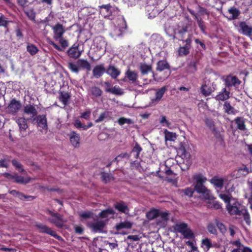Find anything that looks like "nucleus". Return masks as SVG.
Wrapping results in <instances>:
<instances>
[{"label":"nucleus","instance_id":"nucleus-1","mask_svg":"<svg viewBox=\"0 0 252 252\" xmlns=\"http://www.w3.org/2000/svg\"><path fill=\"white\" fill-rule=\"evenodd\" d=\"M193 179L195 181L194 190L199 193L202 194L205 199H210L212 197L210 191L204 186L206 178L201 174H197L194 176Z\"/></svg>","mask_w":252,"mask_h":252},{"label":"nucleus","instance_id":"nucleus-2","mask_svg":"<svg viewBox=\"0 0 252 252\" xmlns=\"http://www.w3.org/2000/svg\"><path fill=\"white\" fill-rule=\"evenodd\" d=\"M107 224V220L97 218L94 220V221H89L87 223V226L94 233H104L107 231L104 230Z\"/></svg>","mask_w":252,"mask_h":252},{"label":"nucleus","instance_id":"nucleus-3","mask_svg":"<svg viewBox=\"0 0 252 252\" xmlns=\"http://www.w3.org/2000/svg\"><path fill=\"white\" fill-rule=\"evenodd\" d=\"M178 154H179V158H181L183 160V164L185 165L184 169H183V167L182 168L183 170L189 169L192 163V160L190 154L187 152L183 143H181L180 145Z\"/></svg>","mask_w":252,"mask_h":252},{"label":"nucleus","instance_id":"nucleus-4","mask_svg":"<svg viewBox=\"0 0 252 252\" xmlns=\"http://www.w3.org/2000/svg\"><path fill=\"white\" fill-rule=\"evenodd\" d=\"M228 212L231 215H241V211L244 209V207L235 199L232 198L228 202L226 205Z\"/></svg>","mask_w":252,"mask_h":252},{"label":"nucleus","instance_id":"nucleus-5","mask_svg":"<svg viewBox=\"0 0 252 252\" xmlns=\"http://www.w3.org/2000/svg\"><path fill=\"white\" fill-rule=\"evenodd\" d=\"M223 80L224 82L225 87H227L233 86L235 88H238L241 83L238 77L231 75L226 76L225 78H223Z\"/></svg>","mask_w":252,"mask_h":252},{"label":"nucleus","instance_id":"nucleus-6","mask_svg":"<svg viewBox=\"0 0 252 252\" xmlns=\"http://www.w3.org/2000/svg\"><path fill=\"white\" fill-rule=\"evenodd\" d=\"M237 30L240 33L244 35L250 36L252 34V26L245 21L239 22Z\"/></svg>","mask_w":252,"mask_h":252},{"label":"nucleus","instance_id":"nucleus-7","mask_svg":"<svg viewBox=\"0 0 252 252\" xmlns=\"http://www.w3.org/2000/svg\"><path fill=\"white\" fill-rule=\"evenodd\" d=\"M83 52V48L79 44H74L67 51L68 55L72 58H79Z\"/></svg>","mask_w":252,"mask_h":252},{"label":"nucleus","instance_id":"nucleus-8","mask_svg":"<svg viewBox=\"0 0 252 252\" xmlns=\"http://www.w3.org/2000/svg\"><path fill=\"white\" fill-rule=\"evenodd\" d=\"M15 121L19 126V131L22 136L26 135V131L28 127L27 120L24 117L15 118Z\"/></svg>","mask_w":252,"mask_h":252},{"label":"nucleus","instance_id":"nucleus-9","mask_svg":"<svg viewBox=\"0 0 252 252\" xmlns=\"http://www.w3.org/2000/svg\"><path fill=\"white\" fill-rule=\"evenodd\" d=\"M21 108V104L20 101L16 100L15 99H12L9 104L7 108V111L10 114H15Z\"/></svg>","mask_w":252,"mask_h":252},{"label":"nucleus","instance_id":"nucleus-10","mask_svg":"<svg viewBox=\"0 0 252 252\" xmlns=\"http://www.w3.org/2000/svg\"><path fill=\"white\" fill-rule=\"evenodd\" d=\"M49 214L50 215V218L49 219V220L57 226L62 227L63 225V221L61 216L51 211L49 212Z\"/></svg>","mask_w":252,"mask_h":252},{"label":"nucleus","instance_id":"nucleus-11","mask_svg":"<svg viewBox=\"0 0 252 252\" xmlns=\"http://www.w3.org/2000/svg\"><path fill=\"white\" fill-rule=\"evenodd\" d=\"M114 207L121 213L128 214L129 209L127 203L123 201H120L114 205Z\"/></svg>","mask_w":252,"mask_h":252},{"label":"nucleus","instance_id":"nucleus-12","mask_svg":"<svg viewBox=\"0 0 252 252\" xmlns=\"http://www.w3.org/2000/svg\"><path fill=\"white\" fill-rule=\"evenodd\" d=\"M4 175L6 178L9 179H13L15 180L16 182L21 184H27L29 183L31 180V179L29 177L24 178L22 176L18 175L16 174L11 175L9 173H5Z\"/></svg>","mask_w":252,"mask_h":252},{"label":"nucleus","instance_id":"nucleus-13","mask_svg":"<svg viewBox=\"0 0 252 252\" xmlns=\"http://www.w3.org/2000/svg\"><path fill=\"white\" fill-rule=\"evenodd\" d=\"M68 136H69L70 142L72 146L75 148L79 147L80 138L79 134L72 131L68 134Z\"/></svg>","mask_w":252,"mask_h":252},{"label":"nucleus","instance_id":"nucleus-14","mask_svg":"<svg viewBox=\"0 0 252 252\" xmlns=\"http://www.w3.org/2000/svg\"><path fill=\"white\" fill-rule=\"evenodd\" d=\"M54 37L59 41L61 47H63V38L62 34L63 33V28L61 25H58L54 28Z\"/></svg>","mask_w":252,"mask_h":252},{"label":"nucleus","instance_id":"nucleus-15","mask_svg":"<svg viewBox=\"0 0 252 252\" xmlns=\"http://www.w3.org/2000/svg\"><path fill=\"white\" fill-rule=\"evenodd\" d=\"M106 72L103 64L96 65L93 70V76L95 78H98L102 76Z\"/></svg>","mask_w":252,"mask_h":252},{"label":"nucleus","instance_id":"nucleus-16","mask_svg":"<svg viewBox=\"0 0 252 252\" xmlns=\"http://www.w3.org/2000/svg\"><path fill=\"white\" fill-rule=\"evenodd\" d=\"M115 213V212L113 209L111 208L107 209L102 211L100 213H99L97 217H99V219L106 220L107 223L109 219L112 218L114 216Z\"/></svg>","mask_w":252,"mask_h":252},{"label":"nucleus","instance_id":"nucleus-17","mask_svg":"<svg viewBox=\"0 0 252 252\" xmlns=\"http://www.w3.org/2000/svg\"><path fill=\"white\" fill-rule=\"evenodd\" d=\"M106 72L113 79H116L121 73L120 70L113 65H109Z\"/></svg>","mask_w":252,"mask_h":252},{"label":"nucleus","instance_id":"nucleus-18","mask_svg":"<svg viewBox=\"0 0 252 252\" xmlns=\"http://www.w3.org/2000/svg\"><path fill=\"white\" fill-rule=\"evenodd\" d=\"M229 91H227L226 88H223L215 98L218 101H225L229 98Z\"/></svg>","mask_w":252,"mask_h":252},{"label":"nucleus","instance_id":"nucleus-19","mask_svg":"<svg viewBox=\"0 0 252 252\" xmlns=\"http://www.w3.org/2000/svg\"><path fill=\"white\" fill-rule=\"evenodd\" d=\"M24 112L26 114L30 116L32 118H33L36 116L37 114L34 106L31 104L27 105L24 107Z\"/></svg>","mask_w":252,"mask_h":252},{"label":"nucleus","instance_id":"nucleus-20","mask_svg":"<svg viewBox=\"0 0 252 252\" xmlns=\"http://www.w3.org/2000/svg\"><path fill=\"white\" fill-rule=\"evenodd\" d=\"M234 121L237 125V127L238 129L242 131H245L247 129L245 119L243 117H237L234 119Z\"/></svg>","mask_w":252,"mask_h":252},{"label":"nucleus","instance_id":"nucleus-21","mask_svg":"<svg viewBox=\"0 0 252 252\" xmlns=\"http://www.w3.org/2000/svg\"><path fill=\"white\" fill-rule=\"evenodd\" d=\"M126 74L131 83L135 85L138 84V81H137L138 75L135 72L128 70L126 71Z\"/></svg>","mask_w":252,"mask_h":252},{"label":"nucleus","instance_id":"nucleus-22","mask_svg":"<svg viewBox=\"0 0 252 252\" xmlns=\"http://www.w3.org/2000/svg\"><path fill=\"white\" fill-rule=\"evenodd\" d=\"M77 63L79 70L82 69H86L88 71L91 70V64L87 60L84 59H79L77 60Z\"/></svg>","mask_w":252,"mask_h":252},{"label":"nucleus","instance_id":"nucleus-23","mask_svg":"<svg viewBox=\"0 0 252 252\" xmlns=\"http://www.w3.org/2000/svg\"><path fill=\"white\" fill-rule=\"evenodd\" d=\"M139 69L143 75H145L148 74L149 72H152L153 73V77L154 80H155L154 73L152 71V67L151 65L147 64L145 63H141Z\"/></svg>","mask_w":252,"mask_h":252},{"label":"nucleus","instance_id":"nucleus-24","mask_svg":"<svg viewBox=\"0 0 252 252\" xmlns=\"http://www.w3.org/2000/svg\"><path fill=\"white\" fill-rule=\"evenodd\" d=\"M102 91L98 87L93 86L88 90V94L95 97H98L102 95Z\"/></svg>","mask_w":252,"mask_h":252},{"label":"nucleus","instance_id":"nucleus-25","mask_svg":"<svg viewBox=\"0 0 252 252\" xmlns=\"http://www.w3.org/2000/svg\"><path fill=\"white\" fill-rule=\"evenodd\" d=\"M36 120L38 126L43 129H47V120L45 115H39L36 117Z\"/></svg>","mask_w":252,"mask_h":252},{"label":"nucleus","instance_id":"nucleus-26","mask_svg":"<svg viewBox=\"0 0 252 252\" xmlns=\"http://www.w3.org/2000/svg\"><path fill=\"white\" fill-rule=\"evenodd\" d=\"M223 106L224 112L227 114L235 115L237 113V110L232 107L228 101H225Z\"/></svg>","mask_w":252,"mask_h":252},{"label":"nucleus","instance_id":"nucleus-27","mask_svg":"<svg viewBox=\"0 0 252 252\" xmlns=\"http://www.w3.org/2000/svg\"><path fill=\"white\" fill-rule=\"evenodd\" d=\"M157 70L162 71L165 69H170V65L165 60H160L157 63Z\"/></svg>","mask_w":252,"mask_h":252},{"label":"nucleus","instance_id":"nucleus-28","mask_svg":"<svg viewBox=\"0 0 252 252\" xmlns=\"http://www.w3.org/2000/svg\"><path fill=\"white\" fill-rule=\"evenodd\" d=\"M167 91V86H163L161 88L156 90L155 100L159 101L161 100L165 93Z\"/></svg>","mask_w":252,"mask_h":252},{"label":"nucleus","instance_id":"nucleus-29","mask_svg":"<svg viewBox=\"0 0 252 252\" xmlns=\"http://www.w3.org/2000/svg\"><path fill=\"white\" fill-rule=\"evenodd\" d=\"M214 91V90L211 87L206 84L202 85L200 88V92L205 96L210 95Z\"/></svg>","mask_w":252,"mask_h":252},{"label":"nucleus","instance_id":"nucleus-30","mask_svg":"<svg viewBox=\"0 0 252 252\" xmlns=\"http://www.w3.org/2000/svg\"><path fill=\"white\" fill-rule=\"evenodd\" d=\"M211 183L216 188L221 189L223 186L224 179L217 177H214L211 180Z\"/></svg>","mask_w":252,"mask_h":252},{"label":"nucleus","instance_id":"nucleus-31","mask_svg":"<svg viewBox=\"0 0 252 252\" xmlns=\"http://www.w3.org/2000/svg\"><path fill=\"white\" fill-rule=\"evenodd\" d=\"M37 226L41 232L46 233L54 237L57 236L56 232L48 227L47 226L41 224H38Z\"/></svg>","mask_w":252,"mask_h":252},{"label":"nucleus","instance_id":"nucleus-32","mask_svg":"<svg viewBox=\"0 0 252 252\" xmlns=\"http://www.w3.org/2000/svg\"><path fill=\"white\" fill-rule=\"evenodd\" d=\"M80 220L84 221L88 220L89 219L93 218L94 214L92 212L87 211L84 212H81L79 214Z\"/></svg>","mask_w":252,"mask_h":252},{"label":"nucleus","instance_id":"nucleus-33","mask_svg":"<svg viewBox=\"0 0 252 252\" xmlns=\"http://www.w3.org/2000/svg\"><path fill=\"white\" fill-rule=\"evenodd\" d=\"M159 213V210L153 209L147 213L146 217L149 220H152L158 218Z\"/></svg>","mask_w":252,"mask_h":252},{"label":"nucleus","instance_id":"nucleus-34","mask_svg":"<svg viewBox=\"0 0 252 252\" xmlns=\"http://www.w3.org/2000/svg\"><path fill=\"white\" fill-rule=\"evenodd\" d=\"M165 134V139L166 141H174L177 138V134L176 133L170 132L167 129L164 131Z\"/></svg>","mask_w":252,"mask_h":252},{"label":"nucleus","instance_id":"nucleus-35","mask_svg":"<svg viewBox=\"0 0 252 252\" xmlns=\"http://www.w3.org/2000/svg\"><path fill=\"white\" fill-rule=\"evenodd\" d=\"M106 91L115 95H122L124 92L119 87L115 86L113 88H106Z\"/></svg>","mask_w":252,"mask_h":252},{"label":"nucleus","instance_id":"nucleus-36","mask_svg":"<svg viewBox=\"0 0 252 252\" xmlns=\"http://www.w3.org/2000/svg\"><path fill=\"white\" fill-rule=\"evenodd\" d=\"M142 150L141 147L136 143L131 152V154H133L134 158L137 159L139 158V154Z\"/></svg>","mask_w":252,"mask_h":252},{"label":"nucleus","instance_id":"nucleus-37","mask_svg":"<svg viewBox=\"0 0 252 252\" xmlns=\"http://www.w3.org/2000/svg\"><path fill=\"white\" fill-rule=\"evenodd\" d=\"M27 50L31 55H35L39 51L37 47L32 44H28L27 46Z\"/></svg>","mask_w":252,"mask_h":252},{"label":"nucleus","instance_id":"nucleus-38","mask_svg":"<svg viewBox=\"0 0 252 252\" xmlns=\"http://www.w3.org/2000/svg\"><path fill=\"white\" fill-rule=\"evenodd\" d=\"M188 225L185 223H177L175 225V229L182 234L188 228Z\"/></svg>","mask_w":252,"mask_h":252},{"label":"nucleus","instance_id":"nucleus-39","mask_svg":"<svg viewBox=\"0 0 252 252\" xmlns=\"http://www.w3.org/2000/svg\"><path fill=\"white\" fill-rule=\"evenodd\" d=\"M131 226L132 223L128 221H125L118 224L116 225V228L117 230H119L122 228H130L131 227Z\"/></svg>","mask_w":252,"mask_h":252},{"label":"nucleus","instance_id":"nucleus-40","mask_svg":"<svg viewBox=\"0 0 252 252\" xmlns=\"http://www.w3.org/2000/svg\"><path fill=\"white\" fill-rule=\"evenodd\" d=\"M122 32L123 30L122 28L117 26H114L113 31L111 32V34L112 37H116L120 36L122 34Z\"/></svg>","mask_w":252,"mask_h":252},{"label":"nucleus","instance_id":"nucleus-41","mask_svg":"<svg viewBox=\"0 0 252 252\" xmlns=\"http://www.w3.org/2000/svg\"><path fill=\"white\" fill-rule=\"evenodd\" d=\"M101 178L103 181L105 183H107L111 181L114 180V177L108 173L103 172L101 174Z\"/></svg>","mask_w":252,"mask_h":252},{"label":"nucleus","instance_id":"nucleus-42","mask_svg":"<svg viewBox=\"0 0 252 252\" xmlns=\"http://www.w3.org/2000/svg\"><path fill=\"white\" fill-rule=\"evenodd\" d=\"M190 48L187 47L186 46L180 47L178 49V54L180 56H186L189 53Z\"/></svg>","mask_w":252,"mask_h":252},{"label":"nucleus","instance_id":"nucleus-43","mask_svg":"<svg viewBox=\"0 0 252 252\" xmlns=\"http://www.w3.org/2000/svg\"><path fill=\"white\" fill-rule=\"evenodd\" d=\"M241 215L243 216L244 220L248 225H250L251 221L250 220V215L248 213L246 209H244L241 211Z\"/></svg>","mask_w":252,"mask_h":252},{"label":"nucleus","instance_id":"nucleus-44","mask_svg":"<svg viewBox=\"0 0 252 252\" xmlns=\"http://www.w3.org/2000/svg\"><path fill=\"white\" fill-rule=\"evenodd\" d=\"M228 12H229L230 14L232 15V19H235L237 18L239 14H240L239 10L236 8H230V9H229Z\"/></svg>","mask_w":252,"mask_h":252},{"label":"nucleus","instance_id":"nucleus-45","mask_svg":"<svg viewBox=\"0 0 252 252\" xmlns=\"http://www.w3.org/2000/svg\"><path fill=\"white\" fill-rule=\"evenodd\" d=\"M158 217L160 218L161 221H166L169 220V213L168 212H162L159 210Z\"/></svg>","mask_w":252,"mask_h":252},{"label":"nucleus","instance_id":"nucleus-46","mask_svg":"<svg viewBox=\"0 0 252 252\" xmlns=\"http://www.w3.org/2000/svg\"><path fill=\"white\" fill-rule=\"evenodd\" d=\"M10 193L14 196H17L20 199H23V198L27 199V198H32V196H26L25 195H24L23 194H22L20 192H19L15 190H11L10 191Z\"/></svg>","mask_w":252,"mask_h":252},{"label":"nucleus","instance_id":"nucleus-47","mask_svg":"<svg viewBox=\"0 0 252 252\" xmlns=\"http://www.w3.org/2000/svg\"><path fill=\"white\" fill-rule=\"evenodd\" d=\"M68 67L73 72L78 73L79 71L77 63H74L72 62L68 63Z\"/></svg>","mask_w":252,"mask_h":252},{"label":"nucleus","instance_id":"nucleus-48","mask_svg":"<svg viewBox=\"0 0 252 252\" xmlns=\"http://www.w3.org/2000/svg\"><path fill=\"white\" fill-rule=\"evenodd\" d=\"M109 113L108 111H104L99 116L98 118L95 120V122L96 123H98L103 121L105 119L109 117Z\"/></svg>","mask_w":252,"mask_h":252},{"label":"nucleus","instance_id":"nucleus-49","mask_svg":"<svg viewBox=\"0 0 252 252\" xmlns=\"http://www.w3.org/2000/svg\"><path fill=\"white\" fill-rule=\"evenodd\" d=\"M118 122L119 124L121 126H122L125 124H132L133 123V121L130 119L125 118L124 117L120 118L118 120Z\"/></svg>","mask_w":252,"mask_h":252},{"label":"nucleus","instance_id":"nucleus-50","mask_svg":"<svg viewBox=\"0 0 252 252\" xmlns=\"http://www.w3.org/2000/svg\"><path fill=\"white\" fill-rule=\"evenodd\" d=\"M12 164L15 166L16 170H18L20 172H25V170L22 168V164L17 160L13 159L12 160Z\"/></svg>","mask_w":252,"mask_h":252},{"label":"nucleus","instance_id":"nucleus-51","mask_svg":"<svg viewBox=\"0 0 252 252\" xmlns=\"http://www.w3.org/2000/svg\"><path fill=\"white\" fill-rule=\"evenodd\" d=\"M186 239H191L194 237V234L191 230L188 227V228L182 234Z\"/></svg>","mask_w":252,"mask_h":252},{"label":"nucleus","instance_id":"nucleus-52","mask_svg":"<svg viewBox=\"0 0 252 252\" xmlns=\"http://www.w3.org/2000/svg\"><path fill=\"white\" fill-rule=\"evenodd\" d=\"M205 123L206 125L211 129H213L214 128V122L212 119L208 118H205Z\"/></svg>","mask_w":252,"mask_h":252},{"label":"nucleus","instance_id":"nucleus-53","mask_svg":"<svg viewBox=\"0 0 252 252\" xmlns=\"http://www.w3.org/2000/svg\"><path fill=\"white\" fill-rule=\"evenodd\" d=\"M181 192H183L185 195L188 196L189 197L192 196L193 193L194 192V189L190 188H188L184 189H182L180 190Z\"/></svg>","mask_w":252,"mask_h":252},{"label":"nucleus","instance_id":"nucleus-54","mask_svg":"<svg viewBox=\"0 0 252 252\" xmlns=\"http://www.w3.org/2000/svg\"><path fill=\"white\" fill-rule=\"evenodd\" d=\"M159 123L162 126H169L171 125L170 123L167 120L165 116L162 115L160 119H159Z\"/></svg>","mask_w":252,"mask_h":252},{"label":"nucleus","instance_id":"nucleus-55","mask_svg":"<svg viewBox=\"0 0 252 252\" xmlns=\"http://www.w3.org/2000/svg\"><path fill=\"white\" fill-rule=\"evenodd\" d=\"M188 26L186 25L182 27L178 30V33L180 35V37L183 38L184 35L188 32Z\"/></svg>","mask_w":252,"mask_h":252},{"label":"nucleus","instance_id":"nucleus-56","mask_svg":"<svg viewBox=\"0 0 252 252\" xmlns=\"http://www.w3.org/2000/svg\"><path fill=\"white\" fill-rule=\"evenodd\" d=\"M198 26L201 30V31L202 32H205L206 27L205 25V22L201 19V20H198L197 22Z\"/></svg>","mask_w":252,"mask_h":252},{"label":"nucleus","instance_id":"nucleus-57","mask_svg":"<svg viewBox=\"0 0 252 252\" xmlns=\"http://www.w3.org/2000/svg\"><path fill=\"white\" fill-rule=\"evenodd\" d=\"M202 244L206 246L208 250L213 247L211 241L208 238L202 240Z\"/></svg>","mask_w":252,"mask_h":252},{"label":"nucleus","instance_id":"nucleus-58","mask_svg":"<svg viewBox=\"0 0 252 252\" xmlns=\"http://www.w3.org/2000/svg\"><path fill=\"white\" fill-rule=\"evenodd\" d=\"M216 225L222 233H224L226 232V229L225 226L223 223L220 222H217Z\"/></svg>","mask_w":252,"mask_h":252},{"label":"nucleus","instance_id":"nucleus-59","mask_svg":"<svg viewBox=\"0 0 252 252\" xmlns=\"http://www.w3.org/2000/svg\"><path fill=\"white\" fill-rule=\"evenodd\" d=\"M95 43L97 44L96 45V47L97 48H99L100 49L102 48V46H104L105 45V42L104 41L101 39H96L95 40Z\"/></svg>","mask_w":252,"mask_h":252},{"label":"nucleus","instance_id":"nucleus-60","mask_svg":"<svg viewBox=\"0 0 252 252\" xmlns=\"http://www.w3.org/2000/svg\"><path fill=\"white\" fill-rule=\"evenodd\" d=\"M208 231L213 234H217V230L215 227L212 224H210L207 226Z\"/></svg>","mask_w":252,"mask_h":252},{"label":"nucleus","instance_id":"nucleus-61","mask_svg":"<svg viewBox=\"0 0 252 252\" xmlns=\"http://www.w3.org/2000/svg\"><path fill=\"white\" fill-rule=\"evenodd\" d=\"M75 232L76 233L81 235L83 233L84 228L81 226L75 225L74 226Z\"/></svg>","mask_w":252,"mask_h":252},{"label":"nucleus","instance_id":"nucleus-62","mask_svg":"<svg viewBox=\"0 0 252 252\" xmlns=\"http://www.w3.org/2000/svg\"><path fill=\"white\" fill-rule=\"evenodd\" d=\"M8 24V21L5 19L4 16H0V26L6 27Z\"/></svg>","mask_w":252,"mask_h":252},{"label":"nucleus","instance_id":"nucleus-63","mask_svg":"<svg viewBox=\"0 0 252 252\" xmlns=\"http://www.w3.org/2000/svg\"><path fill=\"white\" fill-rule=\"evenodd\" d=\"M74 126L77 128H82L84 130H86L85 125L82 124L81 122L79 120H76L75 122Z\"/></svg>","mask_w":252,"mask_h":252},{"label":"nucleus","instance_id":"nucleus-64","mask_svg":"<svg viewBox=\"0 0 252 252\" xmlns=\"http://www.w3.org/2000/svg\"><path fill=\"white\" fill-rule=\"evenodd\" d=\"M70 95L68 93L64 94V107L69 103Z\"/></svg>","mask_w":252,"mask_h":252}]
</instances>
